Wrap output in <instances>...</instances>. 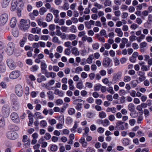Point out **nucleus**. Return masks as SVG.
I'll use <instances>...</instances> for the list:
<instances>
[{
  "label": "nucleus",
  "instance_id": "f257e3e1",
  "mask_svg": "<svg viewBox=\"0 0 152 152\" xmlns=\"http://www.w3.org/2000/svg\"><path fill=\"white\" fill-rule=\"evenodd\" d=\"M20 23L19 26L20 29L22 30L26 31L29 28L30 22L29 20L22 19L20 21Z\"/></svg>",
  "mask_w": 152,
  "mask_h": 152
},
{
  "label": "nucleus",
  "instance_id": "f03ea898",
  "mask_svg": "<svg viewBox=\"0 0 152 152\" xmlns=\"http://www.w3.org/2000/svg\"><path fill=\"white\" fill-rule=\"evenodd\" d=\"M15 49V45L13 42H10L7 45L6 53L9 55H11L14 53Z\"/></svg>",
  "mask_w": 152,
  "mask_h": 152
},
{
  "label": "nucleus",
  "instance_id": "7ed1b4c3",
  "mask_svg": "<svg viewBox=\"0 0 152 152\" xmlns=\"http://www.w3.org/2000/svg\"><path fill=\"white\" fill-rule=\"evenodd\" d=\"M10 112V107L8 105L5 104L3 106L1 110V113L5 117L8 116Z\"/></svg>",
  "mask_w": 152,
  "mask_h": 152
},
{
  "label": "nucleus",
  "instance_id": "20e7f679",
  "mask_svg": "<svg viewBox=\"0 0 152 152\" xmlns=\"http://www.w3.org/2000/svg\"><path fill=\"white\" fill-rule=\"evenodd\" d=\"M7 136L10 139L15 140L18 137V135L16 132L10 131L7 133Z\"/></svg>",
  "mask_w": 152,
  "mask_h": 152
},
{
  "label": "nucleus",
  "instance_id": "39448f33",
  "mask_svg": "<svg viewBox=\"0 0 152 152\" xmlns=\"http://www.w3.org/2000/svg\"><path fill=\"white\" fill-rule=\"evenodd\" d=\"M8 19V15L7 14L4 13L0 16V25L3 26L7 22Z\"/></svg>",
  "mask_w": 152,
  "mask_h": 152
},
{
  "label": "nucleus",
  "instance_id": "423d86ee",
  "mask_svg": "<svg viewBox=\"0 0 152 152\" xmlns=\"http://www.w3.org/2000/svg\"><path fill=\"white\" fill-rule=\"evenodd\" d=\"M10 118L12 121L15 123H18L20 122L19 116L16 112L12 113L10 115Z\"/></svg>",
  "mask_w": 152,
  "mask_h": 152
},
{
  "label": "nucleus",
  "instance_id": "0eeeda50",
  "mask_svg": "<svg viewBox=\"0 0 152 152\" xmlns=\"http://www.w3.org/2000/svg\"><path fill=\"white\" fill-rule=\"evenodd\" d=\"M82 101L85 102V101H83L81 99H76L73 101V103L77 105L75 107L76 110H81L82 108V104L80 103Z\"/></svg>",
  "mask_w": 152,
  "mask_h": 152
},
{
  "label": "nucleus",
  "instance_id": "6e6552de",
  "mask_svg": "<svg viewBox=\"0 0 152 152\" xmlns=\"http://www.w3.org/2000/svg\"><path fill=\"white\" fill-rule=\"evenodd\" d=\"M20 72L18 70L12 71L10 75V77L12 79H16L20 75Z\"/></svg>",
  "mask_w": 152,
  "mask_h": 152
},
{
  "label": "nucleus",
  "instance_id": "1a4fd4ad",
  "mask_svg": "<svg viewBox=\"0 0 152 152\" xmlns=\"http://www.w3.org/2000/svg\"><path fill=\"white\" fill-rule=\"evenodd\" d=\"M7 63L9 68L12 69H15L16 67L14 61L11 59H9L7 61Z\"/></svg>",
  "mask_w": 152,
  "mask_h": 152
},
{
  "label": "nucleus",
  "instance_id": "9d476101",
  "mask_svg": "<svg viewBox=\"0 0 152 152\" xmlns=\"http://www.w3.org/2000/svg\"><path fill=\"white\" fill-rule=\"evenodd\" d=\"M15 92L16 94L19 96H21L23 94V90L22 86L20 85L16 86L15 88Z\"/></svg>",
  "mask_w": 152,
  "mask_h": 152
},
{
  "label": "nucleus",
  "instance_id": "9b49d317",
  "mask_svg": "<svg viewBox=\"0 0 152 152\" xmlns=\"http://www.w3.org/2000/svg\"><path fill=\"white\" fill-rule=\"evenodd\" d=\"M111 62L110 58L108 57L106 58L103 59L102 65L104 67H107L109 66Z\"/></svg>",
  "mask_w": 152,
  "mask_h": 152
},
{
  "label": "nucleus",
  "instance_id": "f8f14e48",
  "mask_svg": "<svg viewBox=\"0 0 152 152\" xmlns=\"http://www.w3.org/2000/svg\"><path fill=\"white\" fill-rule=\"evenodd\" d=\"M20 107V105L17 101H15L14 102L12 106V109L14 111H17L19 109Z\"/></svg>",
  "mask_w": 152,
  "mask_h": 152
},
{
  "label": "nucleus",
  "instance_id": "ddd939ff",
  "mask_svg": "<svg viewBox=\"0 0 152 152\" xmlns=\"http://www.w3.org/2000/svg\"><path fill=\"white\" fill-rule=\"evenodd\" d=\"M138 75L140 76L139 80L140 82H142L145 80V72L142 71H139L137 72Z\"/></svg>",
  "mask_w": 152,
  "mask_h": 152
},
{
  "label": "nucleus",
  "instance_id": "4468645a",
  "mask_svg": "<svg viewBox=\"0 0 152 152\" xmlns=\"http://www.w3.org/2000/svg\"><path fill=\"white\" fill-rule=\"evenodd\" d=\"M11 0H2L1 6L2 8H7L9 4V3Z\"/></svg>",
  "mask_w": 152,
  "mask_h": 152
},
{
  "label": "nucleus",
  "instance_id": "2eb2a0df",
  "mask_svg": "<svg viewBox=\"0 0 152 152\" xmlns=\"http://www.w3.org/2000/svg\"><path fill=\"white\" fill-rule=\"evenodd\" d=\"M18 4H17V1L15 0H13L11 4V10L13 11L15 10L16 8L17 7H18Z\"/></svg>",
  "mask_w": 152,
  "mask_h": 152
},
{
  "label": "nucleus",
  "instance_id": "dca6fc26",
  "mask_svg": "<svg viewBox=\"0 0 152 152\" xmlns=\"http://www.w3.org/2000/svg\"><path fill=\"white\" fill-rule=\"evenodd\" d=\"M124 123L121 121H118L116 123V127L120 129L123 130L124 127L123 125Z\"/></svg>",
  "mask_w": 152,
  "mask_h": 152
},
{
  "label": "nucleus",
  "instance_id": "f3484780",
  "mask_svg": "<svg viewBox=\"0 0 152 152\" xmlns=\"http://www.w3.org/2000/svg\"><path fill=\"white\" fill-rule=\"evenodd\" d=\"M41 28L38 27H36L31 29V32L33 34L37 33L39 34L41 33Z\"/></svg>",
  "mask_w": 152,
  "mask_h": 152
},
{
  "label": "nucleus",
  "instance_id": "a211bd4d",
  "mask_svg": "<svg viewBox=\"0 0 152 152\" xmlns=\"http://www.w3.org/2000/svg\"><path fill=\"white\" fill-rule=\"evenodd\" d=\"M17 20L15 18L13 17L12 18L10 23V25L12 28L15 27L16 24Z\"/></svg>",
  "mask_w": 152,
  "mask_h": 152
},
{
  "label": "nucleus",
  "instance_id": "6ab92c4d",
  "mask_svg": "<svg viewBox=\"0 0 152 152\" xmlns=\"http://www.w3.org/2000/svg\"><path fill=\"white\" fill-rule=\"evenodd\" d=\"M72 53L75 56L79 55V52L77 48L75 47L73 48L71 50Z\"/></svg>",
  "mask_w": 152,
  "mask_h": 152
},
{
  "label": "nucleus",
  "instance_id": "aec40b11",
  "mask_svg": "<svg viewBox=\"0 0 152 152\" xmlns=\"http://www.w3.org/2000/svg\"><path fill=\"white\" fill-rule=\"evenodd\" d=\"M79 142L81 143L83 147H86L87 145V142L85 141V139L83 137H82L80 140Z\"/></svg>",
  "mask_w": 152,
  "mask_h": 152
},
{
  "label": "nucleus",
  "instance_id": "412c9836",
  "mask_svg": "<svg viewBox=\"0 0 152 152\" xmlns=\"http://www.w3.org/2000/svg\"><path fill=\"white\" fill-rule=\"evenodd\" d=\"M54 93L55 94L57 95L60 97H62L64 95L63 92L62 91H60L59 89H55Z\"/></svg>",
  "mask_w": 152,
  "mask_h": 152
},
{
  "label": "nucleus",
  "instance_id": "4be33fe9",
  "mask_svg": "<svg viewBox=\"0 0 152 152\" xmlns=\"http://www.w3.org/2000/svg\"><path fill=\"white\" fill-rule=\"evenodd\" d=\"M34 118L36 120L39 119L43 118V117L42 115V114L39 112H37L34 114Z\"/></svg>",
  "mask_w": 152,
  "mask_h": 152
},
{
  "label": "nucleus",
  "instance_id": "5701e85b",
  "mask_svg": "<svg viewBox=\"0 0 152 152\" xmlns=\"http://www.w3.org/2000/svg\"><path fill=\"white\" fill-rule=\"evenodd\" d=\"M47 67V65L45 61H41V68L42 70H45Z\"/></svg>",
  "mask_w": 152,
  "mask_h": 152
},
{
  "label": "nucleus",
  "instance_id": "b1692460",
  "mask_svg": "<svg viewBox=\"0 0 152 152\" xmlns=\"http://www.w3.org/2000/svg\"><path fill=\"white\" fill-rule=\"evenodd\" d=\"M51 12H52L55 17L58 18L59 16V11L57 10H54L53 8H52Z\"/></svg>",
  "mask_w": 152,
  "mask_h": 152
},
{
  "label": "nucleus",
  "instance_id": "393cba45",
  "mask_svg": "<svg viewBox=\"0 0 152 152\" xmlns=\"http://www.w3.org/2000/svg\"><path fill=\"white\" fill-rule=\"evenodd\" d=\"M115 31L117 33V35L119 37H122V36L123 33L121 28H116L115 29Z\"/></svg>",
  "mask_w": 152,
  "mask_h": 152
},
{
  "label": "nucleus",
  "instance_id": "a878e982",
  "mask_svg": "<svg viewBox=\"0 0 152 152\" xmlns=\"http://www.w3.org/2000/svg\"><path fill=\"white\" fill-rule=\"evenodd\" d=\"M47 10L46 8L44 7H42L39 9V12L40 15H43L45 12H47Z\"/></svg>",
  "mask_w": 152,
  "mask_h": 152
},
{
  "label": "nucleus",
  "instance_id": "bb28decb",
  "mask_svg": "<svg viewBox=\"0 0 152 152\" xmlns=\"http://www.w3.org/2000/svg\"><path fill=\"white\" fill-rule=\"evenodd\" d=\"M53 16L50 13H48L47 15L46 20L47 22L50 21L53 19Z\"/></svg>",
  "mask_w": 152,
  "mask_h": 152
},
{
  "label": "nucleus",
  "instance_id": "cd10ccee",
  "mask_svg": "<svg viewBox=\"0 0 152 152\" xmlns=\"http://www.w3.org/2000/svg\"><path fill=\"white\" fill-rule=\"evenodd\" d=\"M76 87L80 90L82 89L83 87V82L80 81L78 82L76 85Z\"/></svg>",
  "mask_w": 152,
  "mask_h": 152
},
{
  "label": "nucleus",
  "instance_id": "c85d7f7f",
  "mask_svg": "<svg viewBox=\"0 0 152 152\" xmlns=\"http://www.w3.org/2000/svg\"><path fill=\"white\" fill-rule=\"evenodd\" d=\"M48 97L49 99L52 100L54 98L53 93L52 91H49L47 93Z\"/></svg>",
  "mask_w": 152,
  "mask_h": 152
},
{
  "label": "nucleus",
  "instance_id": "c756f323",
  "mask_svg": "<svg viewBox=\"0 0 152 152\" xmlns=\"http://www.w3.org/2000/svg\"><path fill=\"white\" fill-rule=\"evenodd\" d=\"M46 79L44 75H41L40 77L37 79V81L39 83H41L43 81H45Z\"/></svg>",
  "mask_w": 152,
  "mask_h": 152
},
{
  "label": "nucleus",
  "instance_id": "7c9ffc66",
  "mask_svg": "<svg viewBox=\"0 0 152 152\" xmlns=\"http://www.w3.org/2000/svg\"><path fill=\"white\" fill-rule=\"evenodd\" d=\"M50 149L51 151L55 152L57 151L58 147L55 145H51L50 147Z\"/></svg>",
  "mask_w": 152,
  "mask_h": 152
},
{
  "label": "nucleus",
  "instance_id": "2f4dec72",
  "mask_svg": "<svg viewBox=\"0 0 152 152\" xmlns=\"http://www.w3.org/2000/svg\"><path fill=\"white\" fill-rule=\"evenodd\" d=\"M39 68L38 66L37 65H34L31 66L30 70L32 72H35Z\"/></svg>",
  "mask_w": 152,
  "mask_h": 152
},
{
  "label": "nucleus",
  "instance_id": "473e14b6",
  "mask_svg": "<svg viewBox=\"0 0 152 152\" xmlns=\"http://www.w3.org/2000/svg\"><path fill=\"white\" fill-rule=\"evenodd\" d=\"M39 124L42 127L45 128L47 126V123L45 121L43 120L40 121Z\"/></svg>",
  "mask_w": 152,
  "mask_h": 152
},
{
  "label": "nucleus",
  "instance_id": "72a5a7b5",
  "mask_svg": "<svg viewBox=\"0 0 152 152\" xmlns=\"http://www.w3.org/2000/svg\"><path fill=\"white\" fill-rule=\"evenodd\" d=\"M93 49L94 50L98 49L99 47V44L98 43H95L92 44Z\"/></svg>",
  "mask_w": 152,
  "mask_h": 152
},
{
  "label": "nucleus",
  "instance_id": "f704fd0d",
  "mask_svg": "<svg viewBox=\"0 0 152 152\" xmlns=\"http://www.w3.org/2000/svg\"><path fill=\"white\" fill-rule=\"evenodd\" d=\"M128 108L131 112L134 111L135 109L134 105L132 103H130L128 106Z\"/></svg>",
  "mask_w": 152,
  "mask_h": 152
},
{
  "label": "nucleus",
  "instance_id": "c9c22d12",
  "mask_svg": "<svg viewBox=\"0 0 152 152\" xmlns=\"http://www.w3.org/2000/svg\"><path fill=\"white\" fill-rule=\"evenodd\" d=\"M76 37V35L73 34H70L68 35V39L71 41L75 40Z\"/></svg>",
  "mask_w": 152,
  "mask_h": 152
},
{
  "label": "nucleus",
  "instance_id": "e433bc0d",
  "mask_svg": "<svg viewBox=\"0 0 152 152\" xmlns=\"http://www.w3.org/2000/svg\"><path fill=\"white\" fill-rule=\"evenodd\" d=\"M69 30L72 33H76L77 32L76 28L75 26H72L69 28Z\"/></svg>",
  "mask_w": 152,
  "mask_h": 152
},
{
  "label": "nucleus",
  "instance_id": "4c0bfd02",
  "mask_svg": "<svg viewBox=\"0 0 152 152\" xmlns=\"http://www.w3.org/2000/svg\"><path fill=\"white\" fill-rule=\"evenodd\" d=\"M145 37V36L144 34H142L139 37H137V41L138 42H140L142 39H144Z\"/></svg>",
  "mask_w": 152,
  "mask_h": 152
},
{
  "label": "nucleus",
  "instance_id": "58836bf2",
  "mask_svg": "<svg viewBox=\"0 0 152 152\" xmlns=\"http://www.w3.org/2000/svg\"><path fill=\"white\" fill-rule=\"evenodd\" d=\"M5 122L4 118L2 116H0V126H3L4 125Z\"/></svg>",
  "mask_w": 152,
  "mask_h": 152
},
{
  "label": "nucleus",
  "instance_id": "ea45409f",
  "mask_svg": "<svg viewBox=\"0 0 152 152\" xmlns=\"http://www.w3.org/2000/svg\"><path fill=\"white\" fill-rule=\"evenodd\" d=\"M131 112H132L131 113L130 115L132 118H136L138 116V113L137 112L134 111Z\"/></svg>",
  "mask_w": 152,
  "mask_h": 152
},
{
  "label": "nucleus",
  "instance_id": "a19ab883",
  "mask_svg": "<svg viewBox=\"0 0 152 152\" xmlns=\"http://www.w3.org/2000/svg\"><path fill=\"white\" fill-rule=\"evenodd\" d=\"M12 34L15 37H17L19 34L18 30L16 29H14L13 30Z\"/></svg>",
  "mask_w": 152,
  "mask_h": 152
},
{
  "label": "nucleus",
  "instance_id": "79ce46f5",
  "mask_svg": "<svg viewBox=\"0 0 152 152\" xmlns=\"http://www.w3.org/2000/svg\"><path fill=\"white\" fill-rule=\"evenodd\" d=\"M99 116L100 118H103L106 117V114L105 112L102 111L99 113Z\"/></svg>",
  "mask_w": 152,
  "mask_h": 152
},
{
  "label": "nucleus",
  "instance_id": "37998d69",
  "mask_svg": "<svg viewBox=\"0 0 152 152\" xmlns=\"http://www.w3.org/2000/svg\"><path fill=\"white\" fill-rule=\"evenodd\" d=\"M101 87V85L100 84H97L94 86V90L95 91H99L100 90Z\"/></svg>",
  "mask_w": 152,
  "mask_h": 152
},
{
  "label": "nucleus",
  "instance_id": "c03bdc74",
  "mask_svg": "<svg viewBox=\"0 0 152 152\" xmlns=\"http://www.w3.org/2000/svg\"><path fill=\"white\" fill-rule=\"evenodd\" d=\"M83 71V69L82 67L80 66L77 67L75 69V72L76 73L79 74L80 72Z\"/></svg>",
  "mask_w": 152,
  "mask_h": 152
},
{
  "label": "nucleus",
  "instance_id": "a18cd8bd",
  "mask_svg": "<svg viewBox=\"0 0 152 152\" xmlns=\"http://www.w3.org/2000/svg\"><path fill=\"white\" fill-rule=\"evenodd\" d=\"M26 38L24 37L23 39H22L20 41V45L21 47H23L24 45V43L26 42Z\"/></svg>",
  "mask_w": 152,
  "mask_h": 152
},
{
  "label": "nucleus",
  "instance_id": "49530a36",
  "mask_svg": "<svg viewBox=\"0 0 152 152\" xmlns=\"http://www.w3.org/2000/svg\"><path fill=\"white\" fill-rule=\"evenodd\" d=\"M129 140L127 138H124L123 141V144L125 146L128 145L129 144Z\"/></svg>",
  "mask_w": 152,
  "mask_h": 152
},
{
  "label": "nucleus",
  "instance_id": "de8ad7c7",
  "mask_svg": "<svg viewBox=\"0 0 152 152\" xmlns=\"http://www.w3.org/2000/svg\"><path fill=\"white\" fill-rule=\"evenodd\" d=\"M68 113L70 115H72L75 113V110L73 108H71L69 109Z\"/></svg>",
  "mask_w": 152,
  "mask_h": 152
},
{
  "label": "nucleus",
  "instance_id": "09e8293b",
  "mask_svg": "<svg viewBox=\"0 0 152 152\" xmlns=\"http://www.w3.org/2000/svg\"><path fill=\"white\" fill-rule=\"evenodd\" d=\"M137 37L134 34L132 35L129 37L130 41H133L136 40H137Z\"/></svg>",
  "mask_w": 152,
  "mask_h": 152
},
{
  "label": "nucleus",
  "instance_id": "8fccbe9b",
  "mask_svg": "<svg viewBox=\"0 0 152 152\" xmlns=\"http://www.w3.org/2000/svg\"><path fill=\"white\" fill-rule=\"evenodd\" d=\"M52 41L54 43H58V44H60L61 42L59 41L58 38L57 37H54L52 39Z\"/></svg>",
  "mask_w": 152,
  "mask_h": 152
},
{
  "label": "nucleus",
  "instance_id": "3c124183",
  "mask_svg": "<svg viewBox=\"0 0 152 152\" xmlns=\"http://www.w3.org/2000/svg\"><path fill=\"white\" fill-rule=\"evenodd\" d=\"M94 149L91 147H88L86 150V152H95Z\"/></svg>",
  "mask_w": 152,
  "mask_h": 152
},
{
  "label": "nucleus",
  "instance_id": "603ef678",
  "mask_svg": "<svg viewBox=\"0 0 152 152\" xmlns=\"http://www.w3.org/2000/svg\"><path fill=\"white\" fill-rule=\"evenodd\" d=\"M23 142L24 143V145L27 148L30 146L31 140H29Z\"/></svg>",
  "mask_w": 152,
  "mask_h": 152
},
{
  "label": "nucleus",
  "instance_id": "864d4df0",
  "mask_svg": "<svg viewBox=\"0 0 152 152\" xmlns=\"http://www.w3.org/2000/svg\"><path fill=\"white\" fill-rule=\"evenodd\" d=\"M110 124L109 121L107 119L103 120V125L104 126H107Z\"/></svg>",
  "mask_w": 152,
  "mask_h": 152
},
{
  "label": "nucleus",
  "instance_id": "5fc2aeb1",
  "mask_svg": "<svg viewBox=\"0 0 152 152\" xmlns=\"http://www.w3.org/2000/svg\"><path fill=\"white\" fill-rule=\"evenodd\" d=\"M94 5L95 7H97L98 9H100L103 8L102 5L100 4L97 2L94 3Z\"/></svg>",
  "mask_w": 152,
  "mask_h": 152
},
{
  "label": "nucleus",
  "instance_id": "6e6d98bb",
  "mask_svg": "<svg viewBox=\"0 0 152 152\" xmlns=\"http://www.w3.org/2000/svg\"><path fill=\"white\" fill-rule=\"evenodd\" d=\"M111 1L109 0H106L104 3V4L105 7L109 6L111 4Z\"/></svg>",
  "mask_w": 152,
  "mask_h": 152
},
{
  "label": "nucleus",
  "instance_id": "4d7b16f0",
  "mask_svg": "<svg viewBox=\"0 0 152 152\" xmlns=\"http://www.w3.org/2000/svg\"><path fill=\"white\" fill-rule=\"evenodd\" d=\"M72 118L70 117H68L66 120V122L67 124H70L72 122Z\"/></svg>",
  "mask_w": 152,
  "mask_h": 152
},
{
  "label": "nucleus",
  "instance_id": "13d9d810",
  "mask_svg": "<svg viewBox=\"0 0 152 152\" xmlns=\"http://www.w3.org/2000/svg\"><path fill=\"white\" fill-rule=\"evenodd\" d=\"M77 127V125L76 122H75L74 125L73 127L70 129V131L72 132H75V130Z\"/></svg>",
  "mask_w": 152,
  "mask_h": 152
},
{
  "label": "nucleus",
  "instance_id": "bf43d9fd",
  "mask_svg": "<svg viewBox=\"0 0 152 152\" xmlns=\"http://www.w3.org/2000/svg\"><path fill=\"white\" fill-rule=\"evenodd\" d=\"M86 101L89 103L92 104L94 102V99L92 97H89L86 99Z\"/></svg>",
  "mask_w": 152,
  "mask_h": 152
},
{
  "label": "nucleus",
  "instance_id": "052dcab7",
  "mask_svg": "<svg viewBox=\"0 0 152 152\" xmlns=\"http://www.w3.org/2000/svg\"><path fill=\"white\" fill-rule=\"evenodd\" d=\"M5 65L1 64L0 65V71L1 72H4L5 71Z\"/></svg>",
  "mask_w": 152,
  "mask_h": 152
},
{
  "label": "nucleus",
  "instance_id": "680f3d73",
  "mask_svg": "<svg viewBox=\"0 0 152 152\" xmlns=\"http://www.w3.org/2000/svg\"><path fill=\"white\" fill-rule=\"evenodd\" d=\"M48 122L51 125H53L56 123V120L54 119H53L51 120H49Z\"/></svg>",
  "mask_w": 152,
  "mask_h": 152
},
{
  "label": "nucleus",
  "instance_id": "e2e57ef3",
  "mask_svg": "<svg viewBox=\"0 0 152 152\" xmlns=\"http://www.w3.org/2000/svg\"><path fill=\"white\" fill-rule=\"evenodd\" d=\"M69 8V5L67 3H65L63 5V9L64 10H66Z\"/></svg>",
  "mask_w": 152,
  "mask_h": 152
},
{
  "label": "nucleus",
  "instance_id": "0e129e2a",
  "mask_svg": "<svg viewBox=\"0 0 152 152\" xmlns=\"http://www.w3.org/2000/svg\"><path fill=\"white\" fill-rule=\"evenodd\" d=\"M131 78L130 77L128 76H126L124 77V80L125 82H128L130 81Z\"/></svg>",
  "mask_w": 152,
  "mask_h": 152
},
{
  "label": "nucleus",
  "instance_id": "69168bd1",
  "mask_svg": "<svg viewBox=\"0 0 152 152\" xmlns=\"http://www.w3.org/2000/svg\"><path fill=\"white\" fill-rule=\"evenodd\" d=\"M64 53L66 55H69L71 53L70 49L68 48L64 50Z\"/></svg>",
  "mask_w": 152,
  "mask_h": 152
},
{
  "label": "nucleus",
  "instance_id": "338daca9",
  "mask_svg": "<svg viewBox=\"0 0 152 152\" xmlns=\"http://www.w3.org/2000/svg\"><path fill=\"white\" fill-rule=\"evenodd\" d=\"M51 135L49 133H46L44 136V138L47 140H50L51 138Z\"/></svg>",
  "mask_w": 152,
  "mask_h": 152
},
{
  "label": "nucleus",
  "instance_id": "774afa93",
  "mask_svg": "<svg viewBox=\"0 0 152 152\" xmlns=\"http://www.w3.org/2000/svg\"><path fill=\"white\" fill-rule=\"evenodd\" d=\"M85 86L86 87L90 88L92 87L93 84L91 83L86 82L85 83Z\"/></svg>",
  "mask_w": 152,
  "mask_h": 152
}]
</instances>
